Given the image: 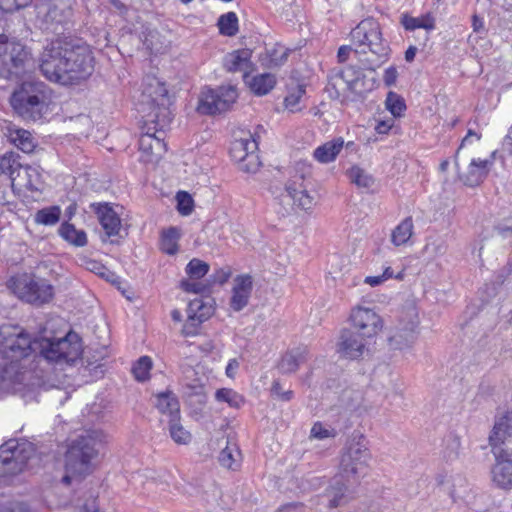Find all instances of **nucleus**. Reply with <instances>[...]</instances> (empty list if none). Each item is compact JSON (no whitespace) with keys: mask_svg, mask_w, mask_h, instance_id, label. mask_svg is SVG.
<instances>
[{"mask_svg":"<svg viewBox=\"0 0 512 512\" xmlns=\"http://www.w3.org/2000/svg\"><path fill=\"white\" fill-rule=\"evenodd\" d=\"M495 229L497 232L506 237L512 234V218L505 219L502 223H499Z\"/></svg>","mask_w":512,"mask_h":512,"instance_id":"nucleus-58","label":"nucleus"},{"mask_svg":"<svg viewBox=\"0 0 512 512\" xmlns=\"http://www.w3.org/2000/svg\"><path fill=\"white\" fill-rule=\"evenodd\" d=\"M494 454L496 463L492 469L493 480H512V446L503 445V448Z\"/></svg>","mask_w":512,"mask_h":512,"instance_id":"nucleus-23","label":"nucleus"},{"mask_svg":"<svg viewBox=\"0 0 512 512\" xmlns=\"http://www.w3.org/2000/svg\"><path fill=\"white\" fill-rule=\"evenodd\" d=\"M58 234L69 244L76 247H83L87 244V235L84 230H78L75 226L68 221L63 222L59 229Z\"/></svg>","mask_w":512,"mask_h":512,"instance_id":"nucleus-31","label":"nucleus"},{"mask_svg":"<svg viewBox=\"0 0 512 512\" xmlns=\"http://www.w3.org/2000/svg\"><path fill=\"white\" fill-rule=\"evenodd\" d=\"M348 177L358 187L369 188L373 184V178L358 166L348 170Z\"/></svg>","mask_w":512,"mask_h":512,"instance_id":"nucleus-45","label":"nucleus"},{"mask_svg":"<svg viewBox=\"0 0 512 512\" xmlns=\"http://www.w3.org/2000/svg\"><path fill=\"white\" fill-rule=\"evenodd\" d=\"M401 24L406 30L414 31L415 29L433 30L435 28V19L427 13L421 17H411L407 14L402 15Z\"/></svg>","mask_w":512,"mask_h":512,"instance_id":"nucleus-34","label":"nucleus"},{"mask_svg":"<svg viewBox=\"0 0 512 512\" xmlns=\"http://www.w3.org/2000/svg\"><path fill=\"white\" fill-rule=\"evenodd\" d=\"M414 224L412 217L403 219L392 231L391 241L395 246L406 244L413 235Z\"/></svg>","mask_w":512,"mask_h":512,"instance_id":"nucleus-33","label":"nucleus"},{"mask_svg":"<svg viewBox=\"0 0 512 512\" xmlns=\"http://www.w3.org/2000/svg\"><path fill=\"white\" fill-rule=\"evenodd\" d=\"M13 142L21 151L25 153H31L35 148L33 137L31 133L26 130H18L16 132V136L13 139Z\"/></svg>","mask_w":512,"mask_h":512,"instance_id":"nucleus-46","label":"nucleus"},{"mask_svg":"<svg viewBox=\"0 0 512 512\" xmlns=\"http://www.w3.org/2000/svg\"><path fill=\"white\" fill-rule=\"evenodd\" d=\"M360 76H363L362 69L356 66L334 67L327 75L326 90L330 97L334 99H338L346 92H350L357 97H364L369 89L359 87Z\"/></svg>","mask_w":512,"mask_h":512,"instance_id":"nucleus-11","label":"nucleus"},{"mask_svg":"<svg viewBox=\"0 0 512 512\" xmlns=\"http://www.w3.org/2000/svg\"><path fill=\"white\" fill-rule=\"evenodd\" d=\"M60 218L61 208L58 205L44 207L34 214V222L44 226H53L60 221Z\"/></svg>","mask_w":512,"mask_h":512,"instance_id":"nucleus-35","label":"nucleus"},{"mask_svg":"<svg viewBox=\"0 0 512 512\" xmlns=\"http://www.w3.org/2000/svg\"><path fill=\"white\" fill-rule=\"evenodd\" d=\"M188 322L196 326L207 320L214 312L211 299L205 301L201 298L191 300L188 304Z\"/></svg>","mask_w":512,"mask_h":512,"instance_id":"nucleus-25","label":"nucleus"},{"mask_svg":"<svg viewBox=\"0 0 512 512\" xmlns=\"http://www.w3.org/2000/svg\"><path fill=\"white\" fill-rule=\"evenodd\" d=\"M29 52L19 42L9 40L5 34H0V76L5 79L18 77L26 69Z\"/></svg>","mask_w":512,"mask_h":512,"instance_id":"nucleus-10","label":"nucleus"},{"mask_svg":"<svg viewBox=\"0 0 512 512\" xmlns=\"http://www.w3.org/2000/svg\"><path fill=\"white\" fill-rule=\"evenodd\" d=\"M82 353L78 334L69 332L62 338H34L14 325L0 327V379L11 384L23 383L28 372L22 371L20 361L33 355L37 362L72 364Z\"/></svg>","mask_w":512,"mask_h":512,"instance_id":"nucleus-2","label":"nucleus"},{"mask_svg":"<svg viewBox=\"0 0 512 512\" xmlns=\"http://www.w3.org/2000/svg\"><path fill=\"white\" fill-rule=\"evenodd\" d=\"M142 98L139 111L144 114V123L148 128L139 139V150L144 162H157L166 151V144L155 133L163 132L172 121L168 90L164 83L152 79L143 90Z\"/></svg>","mask_w":512,"mask_h":512,"instance_id":"nucleus-3","label":"nucleus"},{"mask_svg":"<svg viewBox=\"0 0 512 512\" xmlns=\"http://www.w3.org/2000/svg\"><path fill=\"white\" fill-rule=\"evenodd\" d=\"M22 172L26 178L23 184L29 191H40L43 183L41 169L39 166L23 165Z\"/></svg>","mask_w":512,"mask_h":512,"instance_id":"nucleus-37","label":"nucleus"},{"mask_svg":"<svg viewBox=\"0 0 512 512\" xmlns=\"http://www.w3.org/2000/svg\"><path fill=\"white\" fill-rule=\"evenodd\" d=\"M92 210L108 237L117 236L121 229V219L108 203H92Z\"/></svg>","mask_w":512,"mask_h":512,"instance_id":"nucleus-19","label":"nucleus"},{"mask_svg":"<svg viewBox=\"0 0 512 512\" xmlns=\"http://www.w3.org/2000/svg\"><path fill=\"white\" fill-rule=\"evenodd\" d=\"M503 148L512 154V134H511L510 130H509L508 134L506 135V137L504 138Z\"/></svg>","mask_w":512,"mask_h":512,"instance_id":"nucleus-64","label":"nucleus"},{"mask_svg":"<svg viewBox=\"0 0 512 512\" xmlns=\"http://www.w3.org/2000/svg\"><path fill=\"white\" fill-rule=\"evenodd\" d=\"M177 210L183 215H190L194 208V200L192 196L186 191H179L176 194Z\"/></svg>","mask_w":512,"mask_h":512,"instance_id":"nucleus-47","label":"nucleus"},{"mask_svg":"<svg viewBox=\"0 0 512 512\" xmlns=\"http://www.w3.org/2000/svg\"><path fill=\"white\" fill-rule=\"evenodd\" d=\"M210 266L206 262L193 258L186 265L185 272L192 279H201L209 272Z\"/></svg>","mask_w":512,"mask_h":512,"instance_id":"nucleus-43","label":"nucleus"},{"mask_svg":"<svg viewBox=\"0 0 512 512\" xmlns=\"http://www.w3.org/2000/svg\"><path fill=\"white\" fill-rule=\"evenodd\" d=\"M370 459L366 439L362 435L353 438L341 456L338 476L342 480L364 478Z\"/></svg>","mask_w":512,"mask_h":512,"instance_id":"nucleus-9","label":"nucleus"},{"mask_svg":"<svg viewBox=\"0 0 512 512\" xmlns=\"http://www.w3.org/2000/svg\"><path fill=\"white\" fill-rule=\"evenodd\" d=\"M19 159V154L12 151L6 152L0 157V172L7 175L12 183L21 176L23 164Z\"/></svg>","mask_w":512,"mask_h":512,"instance_id":"nucleus-28","label":"nucleus"},{"mask_svg":"<svg viewBox=\"0 0 512 512\" xmlns=\"http://www.w3.org/2000/svg\"><path fill=\"white\" fill-rule=\"evenodd\" d=\"M231 273V269L228 267L218 268L214 271L213 274L210 275V281L213 284L223 285L229 280Z\"/></svg>","mask_w":512,"mask_h":512,"instance_id":"nucleus-53","label":"nucleus"},{"mask_svg":"<svg viewBox=\"0 0 512 512\" xmlns=\"http://www.w3.org/2000/svg\"><path fill=\"white\" fill-rule=\"evenodd\" d=\"M252 51L250 49H238L225 55L223 66L228 72H243L248 75L253 69L251 61Z\"/></svg>","mask_w":512,"mask_h":512,"instance_id":"nucleus-21","label":"nucleus"},{"mask_svg":"<svg viewBox=\"0 0 512 512\" xmlns=\"http://www.w3.org/2000/svg\"><path fill=\"white\" fill-rule=\"evenodd\" d=\"M219 32L223 36L233 37L239 31L238 17L235 12L222 14L217 21Z\"/></svg>","mask_w":512,"mask_h":512,"instance_id":"nucleus-36","label":"nucleus"},{"mask_svg":"<svg viewBox=\"0 0 512 512\" xmlns=\"http://www.w3.org/2000/svg\"><path fill=\"white\" fill-rule=\"evenodd\" d=\"M243 141L241 138L235 139L232 142L230 153L235 161L240 163V167L242 168L244 163H249L250 159H248L247 152L243 149Z\"/></svg>","mask_w":512,"mask_h":512,"instance_id":"nucleus-48","label":"nucleus"},{"mask_svg":"<svg viewBox=\"0 0 512 512\" xmlns=\"http://www.w3.org/2000/svg\"><path fill=\"white\" fill-rule=\"evenodd\" d=\"M271 392L273 395H275L278 399L282 401H289L293 398V391H283L282 386L278 381L273 382Z\"/></svg>","mask_w":512,"mask_h":512,"instance_id":"nucleus-56","label":"nucleus"},{"mask_svg":"<svg viewBox=\"0 0 512 512\" xmlns=\"http://www.w3.org/2000/svg\"><path fill=\"white\" fill-rule=\"evenodd\" d=\"M472 26L475 32H480L484 28L483 20L477 15H474L472 18Z\"/></svg>","mask_w":512,"mask_h":512,"instance_id":"nucleus-62","label":"nucleus"},{"mask_svg":"<svg viewBox=\"0 0 512 512\" xmlns=\"http://www.w3.org/2000/svg\"><path fill=\"white\" fill-rule=\"evenodd\" d=\"M81 482H75L80 484ZM74 482H57L55 487L56 492L61 493L63 496L58 500V506L74 507V512H99L97 503V494L90 490L75 487Z\"/></svg>","mask_w":512,"mask_h":512,"instance_id":"nucleus-12","label":"nucleus"},{"mask_svg":"<svg viewBox=\"0 0 512 512\" xmlns=\"http://www.w3.org/2000/svg\"><path fill=\"white\" fill-rule=\"evenodd\" d=\"M343 147V138L337 137L318 146L314 150L313 156L318 162L327 164L333 162L336 159L337 155L340 153Z\"/></svg>","mask_w":512,"mask_h":512,"instance_id":"nucleus-27","label":"nucleus"},{"mask_svg":"<svg viewBox=\"0 0 512 512\" xmlns=\"http://www.w3.org/2000/svg\"><path fill=\"white\" fill-rule=\"evenodd\" d=\"M351 39L358 49L367 47L377 57L375 65L368 64L366 69L375 70L389 58L390 48L382 38L380 24L374 18L362 20L352 31Z\"/></svg>","mask_w":512,"mask_h":512,"instance_id":"nucleus-6","label":"nucleus"},{"mask_svg":"<svg viewBox=\"0 0 512 512\" xmlns=\"http://www.w3.org/2000/svg\"><path fill=\"white\" fill-rule=\"evenodd\" d=\"M9 288L20 300L37 306L50 302L54 296V288L47 280L27 273L12 277Z\"/></svg>","mask_w":512,"mask_h":512,"instance_id":"nucleus-8","label":"nucleus"},{"mask_svg":"<svg viewBox=\"0 0 512 512\" xmlns=\"http://www.w3.org/2000/svg\"><path fill=\"white\" fill-rule=\"evenodd\" d=\"M245 84L257 96L268 94L276 85V77L271 73L258 74L256 76L243 75Z\"/></svg>","mask_w":512,"mask_h":512,"instance_id":"nucleus-26","label":"nucleus"},{"mask_svg":"<svg viewBox=\"0 0 512 512\" xmlns=\"http://www.w3.org/2000/svg\"><path fill=\"white\" fill-rule=\"evenodd\" d=\"M337 435L333 428L325 427L321 422H316L311 428V437L323 440L326 438H334Z\"/></svg>","mask_w":512,"mask_h":512,"instance_id":"nucleus-50","label":"nucleus"},{"mask_svg":"<svg viewBox=\"0 0 512 512\" xmlns=\"http://www.w3.org/2000/svg\"><path fill=\"white\" fill-rule=\"evenodd\" d=\"M285 190L293 200V204L304 211L313 209L316 204L315 196L308 191L302 175L290 179Z\"/></svg>","mask_w":512,"mask_h":512,"instance_id":"nucleus-17","label":"nucleus"},{"mask_svg":"<svg viewBox=\"0 0 512 512\" xmlns=\"http://www.w3.org/2000/svg\"><path fill=\"white\" fill-rule=\"evenodd\" d=\"M350 320L353 328L367 337H375L383 328L381 317L367 307L358 306L351 311Z\"/></svg>","mask_w":512,"mask_h":512,"instance_id":"nucleus-16","label":"nucleus"},{"mask_svg":"<svg viewBox=\"0 0 512 512\" xmlns=\"http://www.w3.org/2000/svg\"><path fill=\"white\" fill-rule=\"evenodd\" d=\"M418 324L417 308L409 304L401 312L399 324L388 338L390 348L398 350L409 348L417 338Z\"/></svg>","mask_w":512,"mask_h":512,"instance_id":"nucleus-13","label":"nucleus"},{"mask_svg":"<svg viewBox=\"0 0 512 512\" xmlns=\"http://www.w3.org/2000/svg\"><path fill=\"white\" fill-rule=\"evenodd\" d=\"M237 96V91L232 86L203 90L197 110L207 115L225 112L236 101Z\"/></svg>","mask_w":512,"mask_h":512,"instance_id":"nucleus-14","label":"nucleus"},{"mask_svg":"<svg viewBox=\"0 0 512 512\" xmlns=\"http://www.w3.org/2000/svg\"><path fill=\"white\" fill-rule=\"evenodd\" d=\"M33 443L25 439H9L0 445V478H13L22 473L35 454Z\"/></svg>","mask_w":512,"mask_h":512,"instance_id":"nucleus-7","label":"nucleus"},{"mask_svg":"<svg viewBox=\"0 0 512 512\" xmlns=\"http://www.w3.org/2000/svg\"><path fill=\"white\" fill-rule=\"evenodd\" d=\"M8 512H30L27 504L23 502H16L11 505Z\"/></svg>","mask_w":512,"mask_h":512,"instance_id":"nucleus-60","label":"nucleus"},{"mask_svg":"<svg viewBox=\"0 0 512 512\" xmlns=\"http://www.w3.org/2000/svg\"><path fill=\"white\" fill-rule=\"evenodd\" d=\"M364 282L372 287L378 286L384 282L381 275L378 276H367Z\"/></svg>","mask_w":512,"mask_h":512,"instance_id":"nucleus-61","label":"nucleus"},{"mask_svg":"<svg viewBox=\"0 0 512 512\" xmlns=\"http://www.w3.org/2000/svg\"><path fill=\"white\" fill-rule=\"evenodd\" d=\"M152 367V359L149 356H141L133 365L132 373L137 381L144 382L149 379Z\"/></svg>","mask_w":512,"mask_h":512,"instance_id":"nucleus-41","label":"nucleus"},{"mask_svg":"<svg viewBox=\"0 0 512 512\" xmlns=\"http://www.w3.org/2000/svg\"><path fill=\"white\" fill-rule=\"evenodd\" d=\"M370 338L355 329H343L337 343V352L346 359H359L366 350L367 339Z\"/></svg>","mask_w":512,"mask_h":512,"instance_id":"nucleus-15","label":"nucleus"},{"mask_svg":"<svg viewBox=\"0 0 512 512\" xmlns=\"http://www.w3.org/2000/svg\"><path fill=\"white\" fill-rule=\"evenodd\" d=\"M103 437L101 431L87 430L70 442L65 453V475L61 480L84 478L94 471Z\"/></svg>","mask_w":512,"mask_h":512,"instance_id":"nucleus-4","label":"nucleus"},{"mask_svg":"<svg viewBox=\"0 0 512 512\" xmlns=\"http://www.w3.org/2000/svg\"><path fill=\"white\" fill-rule=\"evenodd\" d=\"M169 432L171 438L178 444H187L191 440L190 432L180 424V417L169 419Z\"/></svg>","mask_w":512,"mask_h":512,"instance_id":"nucleus-42","label":"nucleus"},{"mask_svg":"<svg viewBox=\"0 0 512 512\" xmlns=\"http://www.w3.org/2000/svg\"><path fill=\"white\" fill-rule=\"evenodd\" d=\"M352 52L355 55H358V54H361V53H366V50L358 49L357 47L353 49L351 46L343 45V46L339 47V49H338V53H337L338 62L339 63L346 62L347 59L349 58V55Z\"/></svg>","mask_w":512,"mask_h":512,"instance_id":"nucleus-55","label":"nucleus"},{"mask_svg":"<svg viewBox=\"0 0 512 512\" xmlns=\"http://www.w3.org/2000/svg\"><path fill=\"white\" fill-rule=\"evenodd\" d=\"M156 407L162 414L169 415L171 418H179L180 404L174 393L167 391L159 393L156 396Z\"/></svg>","mask_w":512,"mask_h":512,"instance_id":"nucleus-29","label":"nucleus"},{"mask_svg":"<svg viewBox=\"0 0 512 512\" xmlns=\"http://www.w3.org/2000/svg\"><path fill=\"white\" fill-rule=\"evenodd\" d=\"M258 138L259 136L255 133L254 135L249 134V137H242L243 149L247 152L249 163H244L242 170L248 173H254L260 166L259 158L256 154L258 149Z\"/></svg>","mask_w":512,"mask_h":512,"instance_id":"nucleus-30","label":"nucleus"},{"mask_svg":"<svg viewBox=\"0 0 512 512\" xmlns=\"http://www.w3.org/2000/svg\"><path fill=\"white\" fill-rule=\"evenodd\" d=\"M32 0H0V10L6 13L14 12L30 4Z\"/></svg>","mask_w":512,"mask_h":512,"instance_id":"nucleus-52","label":"nucleus"},{"mask_svg":"<svg viewBox=\"0 0 512 512\" xmlns=\"http://www.w3.org/2000/svg\"><path fill=\"white\" fill-rule=\"evenodd\" d=\"M239 366H240V363L236 358L230 359L226 366V371H225L227 377L234 378Z\"/></svg>","mask_w":512,"mask_h":512,"instance_id":"nucleus-59","label":"nucleus"},{"mask_svg":"<svg viewBox=\"0 0 512 512\" xmlns=\"http://www.w3.org/2000/svg\"><path fill=\"white\" fill-rule=\"evenodd\" d=\"M290 52V49L280 44H276L271 49H267L268 66L275 68L284 65L288 60Z\"/></svg>","mask_w":512,"mask_h":512,"instance_id":"nucleus-39","label":"nucleus"},{"mask_svg":"<svg viewBox=\"0 0 512 512\" xmlns=\"http://www.w3.org/2000/svg\"><path fill=\"white\" fill-rule=\"evenodd\" d=\"M386 108L394 117H400L406 110L404 99L395 92H388L385 100Z\"/></svg>","mask_w":512,"mask_h":512,"instance_id":"nucleus-44","label":"nucleus"},{"mask_svg":"<svg viewBox=\"0 0 512 512\" xmlns=\"http://www.w3.org/2000/svg\"><path fill=\"white\" fill-rule=\"evenodd\" d=\"M180 288L185 292L195 294H205L210 291L208 285L190 280H182L180 282Z\"/></svg>","mask_w":512,"mask_h":512,"instance_id":"nucleus-51","label":"nucleus"},{"mask_svg":"<svg viewBox=\"0 0 512 512\" xmlns=\"http://www.w3.org/2000/svg\"><path fill=\"white\" fill-rule=\"evenodd\" d=\"M390 128H391V124H389L385 121H381L376 125L375 129H376L377 133L385 134L390 130Z\"/></svg>","mask_w":512,"mask_h":512,"instance_id":"nucleus-63","label":"nucleus"},{"mask_svg":"<svg viewBox=\"0 0 512 512\" xmlns=\"http://www.w3.org/2000/svg\"><path fill=\"white\" fill-rule=\"evenodd\" d=\"M72 9L66 0H54L47 5L42 28L57 35L43 50L39 58L42 76L61 86L79 85L94 71V57L82 39L65 36L72 26Z\"/></svg>","mask_w":512,"mask_h":512,"instance_id":"nucleus-1","label":"nucleus"},{"mask_svg":"<svg viewBox=\"0 0 512 512\" xmlns=\"http://www.w3.org/2000/svg\"><path fill=\"white\" fill-rule=\"evenodd\" d=\"M253 289L252 277L248 274L238 275L234 279L230 307L235 312L244 309L249 302Z\"/></svg>","mask_w":512,"mask_h":512,"instance_id":"nucleus-18","label":"nucleus"},{"mask_svg":"<svg viewBox=\"0 0 512 512\" xmlns=\"http://www.w3.org/2000/svg\"><path fill=\"white\" fill-rule=\"evenodd\" d=\"M346 492L347 487L345 482H335L334 485H332L327 491V496L329 497V506L337 507L347 502L349 497Z\"/></svg>","mask_w":512,"mask_h":512,"instance_id":"nucleus-40","label":"nucleus"},{"mask_svg":"<svg viewBox=\"0 0 512 512\" xmlns=\"http://www.w3.org/2000/svg\"><path fill=\"white\" fill-rule=\"evenodd\" d=\"M304 93H305V90L303 87H301V86L297 87L296 90L289 93L285 97V99H284L285 107L287 109H289L291 112L298 111L299 110L298 105H299L300 100H301L302 96L304 95Z\"/></svg>","mask_w":512,"mask_h":512,"instance_id":"nucleus-49","label":"nucleus"},{"mask_svg":"<svg viewBox=\"0 0 512 512\" xmlns=\"http://www.w3.org/2000/svg\"><path fill=\"white\" fill-rule=\"evenodd\" d=\"M180 237V229L177 227L163 230L160 238V250L168 255H175L179 250L178 241Z\"/></svg>","mask_w":512,"mask_h":512,"instance_id":"nucleus-32","label":"nucleus"},{"mask_svg":"<svg viewBox=\"0 0 512 512\" xmlns=\"http://www.w3.org/2000/svg\"><path fill=\"white\" fill-rule=\"evenodd\" d=\"M397 77V69L394 66H390L384 72L383 81L386 86L390 87L396 83Z\"/></svg>","mask_w":512,"mask_h":512,"instance_id":"nucleus-57","label":"nucleus"},{"mask_svg":"<svg viewBox=\"0 0 512 512\" xmlns=\"http://www.w3.org/2000/svg\"><path fill=\"white\" fill-rule=\"evenodd\" d=\"M489 442L494 449L499 445L512 446V411H508L495 422Z\"/></svg>","mask_w":512,"mask_h":512,"instance_id":"nucleus-22","label":"nucleus"},{"mask_svg":"<svg viewBox=\"0 0 512 512\" xmlns=\"http://www.w3.org/2000/svg\"><path fill=\"white\" fill-rule=\"evenodd\" d=\"M308 360V350L306 347H297L285 353L278 365L283 374L294 373L298 368Z\"/></svg>","mask_w":512,"mask_h":512,"instance_id":"nucleus-24","label":"nucleus"},{"mask_svg":"<svg viewBox=\"0 0 512 512\" xmlns=\"http://www.w3.org/2000/svg\"><path fill=\"white\" fill-rule=\"evenodd\" d=\"M492 168V160L472 159L467 171L459 175L460 180L469 187L480 185Z\"/></svg>","mask_w":512,"mask_h":512,"instance_id":"nucleus-20","label":"nucleus"},{"mask_svg":"<svg viewBox=\"0 0 512 512\" xmlns=\"http://www.w3.org/2000/svg\"><path fill=\"white\" fill-rule=\"evenodd\" d=\"M52 90L42 81H24L11 96L13 109L24 119L40 120L49 111Z\"/></svg>","mask_w":512,"mask_h":512,"instance_id":"nucleus-5","label":"nucleus"},{"mask_svg":"<svg viewBox=\"0 0 512 512\" xmlns=\"http://www.w3.org/2000/svg\"><path fill=\"white\" fill-rule=\"evenodd\" d=\"M215 399L218 402L227 403L230 407L239 409L244 405V397L230 388H220L215 392Z\"/></svg>","mask_w":512,"mask_h":512,"instance_id":"nucleus-38","label":"nucleus"},{"mask_svg":"<svg viewBox=\"0 0 512 512\" xmlns=\"http://www.w3.org/2000/svg\"><path fill=\"white\" fill-rule=\"evenodd\" d=\"M219 462L223 467L233 469L236 460L234 458L233 450L229 447L224 448L219 455Z\"/></svg>","mask_w":512,"mask_h":512,"instance_id":"nucleus-54","label":"nucleus"}]
</instances>
